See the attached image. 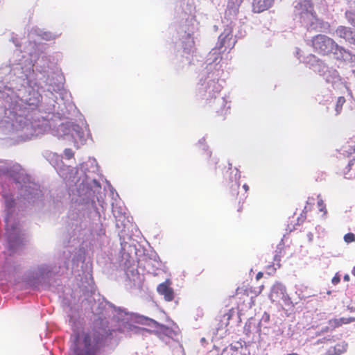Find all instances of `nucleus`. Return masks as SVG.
<instances>
[{"label":"nucleus","instance_id":"33","mask_svg":"<svg viewBox=\"0 0 355 355\" xmlns=\"http://www.w3.org/2000/svg\"><path fill=\"white\" fill-rule=\"evenodd\" d=\"M331 293V291H327V295H330Z\"/></svg>","mask_w":355,"mask_h":355},{"label":"nucleus","instance_id":"20","mask_svg":"<svg viewBox=\"0 0 355 355\" xmlns=\"http://www.w3.org/2000/svg\"><path fill=\"white\" fill-rule=\"evenodd\" d=\"M64 156L67 159H70L73 157L74 153L71 148H66L64 151Z\"/></svg>","mask_w":355,"mask_h":355},{"label":"nucleus","instance_id":"2","mask_svg":"<svg viewBox=\"0 0 355 355\" xmlns=\"http://www.w3.org/2000/svg\"><path fill=\"white\" fill-rule=\"evenodd\" d=\"M78 335H77L73 348L75 355H96L98 345L102 340V336L95 330L83 333L84 349H80L78 346Z\"/></svg>","mask_w":355,"mask_h":355},{"label":"nucleus","instance_id":"22","mask_svg":"<svg viewBox=\"0 0 355 355\" xmlns=\"http://www.w3.org/2000/svg\"><path fill=\"white\" fill-rule=\"evenodd\" d=\"M227 37H228V35H225V36H223V35H220V37H219V42H220L219 48H222L223 46H225V41L227 39Z\"/></svg>","mask_w":355,"mask_h":355},{"label":"nucleus","instance_id":"29","mask_svg":"<svg viewBox=\"0 0 355 355\" xmlns=\"http://www.w3.org/2000/svg\"><path fill=\"white\" fill-rule=\"evenodd\" d=\"M243 188L245 189V191H248L249 190V187L246 184H243Z\"/></svg>","mask_w":355,"mask_h":355},{"label":"nucleus","instance_id":"27","mask_svg":"<svg viewBox=\"0 0 355 355\" xmlns=\"http://www.w3.org/2000/svg\"><path fill=\"white\" fill-rule=\"evenodd\" d=\"M263 277V272H259L257 275H256V279L257 280H259L261 278H262Z\"/></svg>","mask_w":355,"mask_h":355},{"label":"nucleus","instance_id":"32","mask_svg":"<svg viewBox=\"0 0 355 355\" xmlns=\"http://www.w3.org/2000/svg\"><path fill=\"white\" fill-rule=\"evenodd\" d=\"M352 274L355 277V266L353 267L352 270Z\"/></svg>","mask_w":355,"mask_h":355},{"label":"nucleus","instance_id":"15","mask_svg":"<svg viewBox=\"0 0 355 355\" xmlns=\"http://www.w3.org/2000/svg\"><path fill=\"white\" fill-rule=\"evenodd\" d=\"M354 163H355V157L349 161L347 165L346 166V167L344 169L343 173H344L345 178H346V179H351L352 178L351 176H347V174L350 171V170L352 169V168L354 166Z\"/></svg>","mask_w":355,"mask_h":355},{"label":"nucleus","instance_id":"7","mask_svg":"<svg viewBox=\"0 0 355 355\" xmlns=\"http://www.w3.org/2000/svg\"><path fill=\"white\" fill-rule=\"evenodd\" d=\"M270 296V299L273 302L279 301L281 300L283 301H286L288 298L285 286L280 284H277L274 285V286L272 288Z\"/></svg>","mask_w":355,"mask_h":355},{"label":"nucleus","instance_id":"3","mask_svg":"<svg viewBox=\"0 0 355 355\" xmlns=\"http://www.w3.org/2000/svg\"><path fill=\"white\" fill-rule=\"evenodd\" d=\"M345 16L347 21L353 26L354 30L351 27L339 26L336 30V35L349 44L355 45V10H346Z\"/></svg>","mask_w":355,"mask_h":355},{"label":"nucleus","instance_id":"24","mask_svg":"<svg viewBox=\"0 0 355 355\" xmlns=\"http://www.w3.org/2000/svg\"><path fill=\"white\" fill-rule=\"evenodd\" d=\"M6 204L8 208L12 207L15 205V200L12 198L6 200Z\"/></svg>","mask_w":355,"mask_h":355},{"label":"nucleus","instance_id":"34","mask_svg":"<svg viewBox=\"0 0 355 355\" xmlns=\"http://www.w3.org/2000/svg\"><path fill=\"white\" fill-rule=\"evenodd\" d=\"M241 210H242V206L239 207L238 211H241Z\"/></svg>","mask_w":355,"mask_h":355},{"label":"nucleus","instance_id":"30","mask_svg":"<svg viewBox=\"0 0 355 355\" xmlns=\"http://www.w3.org/2000/svg\"><path fill=\"white\" fill-rule=\"evenodd\" d=\"M347 89L348 94L350 96L351 98H353V94H352V90L349 89V88H347Z\"/></svg>","mask_w":355,"mask_h":355},{"label":"nucleus","instance_id":"1","mask_svg":"<svg viewBox=\"0 0 355 355\" xmlns=\"http://www.w3.org/2000/svg\"><path fill=\"white\" fill-rule=\"evenodd\" d=\"M312 49L319 55H329L340 63L349 64L355 62L354 54L326 35L312 36Z\"/></svg>","mask_w":355,"mask_h":355},{"label":"nucleus","instance_id":"6","mask_svg":"<svg viewBox=\"0 0 355 355\" xmlns=\"http://www.w3.org/2000/svg\"><path fill=\"white\" fill-rule=\"evenodd\" d=\"M355 321V318L349 317V318H334L331 319L328 321V325L325 327H322L321 329V332H327L330 329H334L344 324H349Z\"/></svg>","mask_w":355,"mask_h":355},{"label":"nucleus","instance_id":"5","mask_svg":"<svg viewBox=\"0 0 355 355\" xmlns=\"http://www.w3.org/2000/svg\"><path fill=\"white\" fill-rule=\"evenodd\" d=\"M172 282L167 279L164 282L159 284L157 287V293L164 296V298L167 302H171L174 299V291L171 286Z\"/></svg>","mask_w":355,"mask_h":355},{"label":"nucleus","instance_id":"10","mask_svg":"<svg viewBox=\"0 0 355 355\" xmlns=\"http://www.w3.org/2000/svg\"><path fill=\"white\" fill-rule=\"evenodd\" d=\"M317 208L320 212H322V215L320 216V218L322 219L325 220L327 218V209L326 207V204L324 203V200L321 198V195L318 194L317 195Z\"/></svg>","mask_w":355,"mask_h":355},{"label":"nucleus","instance_id":"28","mask_svg":"<svg viewBox=\"0 0 355 355\" xmlns=\"http://www.w3.org/2000/svg\"><path fill=\"white\" fill-rule=\"evenodd\" d=\"M343 280L344 282H349L350 280V277L348 274H345L344 276H343Z\"/></svg>","mask_w":355,"mask_h":355},{"label":"nucleus","instance_id":"14","mask_svg":"<svg viewBox=\"0 0 355 355\" xmlns=\"http://www.w3.org/2000/svg\"><path fill=\"white\" fill-rule=\"evenodd\" d=\"M315 101H318L320 104L328 105L332 101V97L329 94L323 97L320 95H318L315 97Z\"/></svg>","mask_w":355,"mask_h":355},{"label":"nucleus","instance_id":"37","mask_svg":"<svg viewBox=\"0 0 355 355\" xmlns=\"http://www.w3.org/2000/svg\"><path fill=\"white\" fill-rule=\"evenodd\" d=\"M326 109H327V111H329V106H327Z\"/></svg>","mask_w":355,"mask_h":355},{"label":"nucleus","instance_id":"21","mask_svg":"<svg viewBox=\"0 0 355 355\" xmlns=\"http://www.w3.org/2000/svg\"><path fill=\"white\" fill-rule=\"evenodd\" d=\"M340 279H341L340 275H339L338 272H336L331 279V283L334 285H337L338 284L340 283Z\"/></svg>","mask_w":355,"mask_h":355},{"label":"nucleus","instance_id":"26","mask_svg":"<svg viewBox=\"0 0 355 355\" xmlns=\"http://www.w3.org/2000/svg\"><path fill=\"white\" fill-rule=\"evenodd\" d=\"M163 332L166 335H169L172 333V330L168 327H163Z\"/></svg>","mask_w":355,"mask_h":355},{"label":"nucleus","instance_id":"17","mask_svg":"<svg viewBox=\"0 0 355 355\" xmlns=\"http://www.w3.org/2000/svg\"><path fill=\"white\" fill-rule=\"evenodd\" d=\"M243 0H229L228 7L232 9H237L243 3Z\"/></svg>","mask_w":355,"mask_h":355},{"label":"nucleus","instance_id":"31","mask_svg":"<svg viewBox=\"0 0 355 355\" xmlns=\"http://www.w3.org/2000/svg\"><path fill=\"white\" fill-rule=\"evenodd\" d=\"M347 309L349 310L350 311H355V307L348 306Z\"/></svg>","mask_w":355,"mask_h":355},{"label":"nucleus","instance_id":"36","mask_svg":"<svg viewBox=\"0 0 355 355\" xmlns=\"http://www.w3.org/2000/svg\"><path fill=\"white\" fill-rule=\"evenodd\" d=\"M305 219V216H303L302 218V222H303Z\"/></svg>","mask_w":355,"mask_h":355},{"label":"nucleus","instance_id":"23","mask_svg":"<svg viewBox=\"0 0 355 355\" xmlns=\"http://www.w3.org/2000/svg\"><path fill=\"white\" fill-rule=\"evenodd\" d=\"M315 230H316L317 233L318 234V237H320L321 234H324V229L322 227H321L320 225L316 226Z\"/></svg>","mask_w":355,"mask_h":355},{"label":"nucleus","instance_id":"25","mask_svg":"<svg viewBox=\"0 0 355 355\" xmlns=\"http://www.w3.org/2000/svg\"><path fill=\"white\" fill-rule=\"evenodd\" d=\"M347 5L349 8H354L355 7V0H345Z\"/></svg>","mask_w":355,"mask_h":355},{"label":"nucleus","instance_id":"13","mask_svg":"<svg viewBox=\"0 0 355 355\" xmlns=\"http://www.w3.org/2000/svg\"><path fill=\"white\" fill-rule=\"evenodd\" d=\"M346 100L344 96H339L337 98L336 105H335V112H336V116H338L341 114L343 110V106L345 103Z\"/></svg>","mask_w":355,"mask_h":355},{"label":"nucleus","instance_id":"38","mask_svg":"<svg viewBox=\"0 0 355 355\" xmlns=\"http://www.w3.org/2000/svg\"><path fill=\"white\" fill-rule=\"evenodd\" d=\"M191 43H192V45L193 46V45H194V41H193V40H192V41H191Z\"/></svg>","mask_w":355,"mask_h":355},{"label":"nucleus","instance_id":"4","mask_svg":"<svg viewBox=\"0 0 355 355\" xmlns=\"http://www.w3.org/2000/svg\"><path fill=\"white\" fill-rule=\"evenodd\" d=\"M312 71L321 76H324L328 83L331 82L330 78H334L338 76V73L336 69H330L323 60L318 58L313 54Z\"/></svg>","mask_w":355,"mask_h":355},{"label":"nucleus","instance_id":"35","mask_svg":"<svg viewBox=\"0 0 355 355\" xmlns=\"http://www.w3.org/2000/svg\"><path fill=\"white\" fill-rule=\"evenodd\" d=\"M288 355H298V354L296 353H292V354H288Z\"/></svg>","mask_w":355,"mask_h":355},{"label":"nucleus","instance_id":"11","mask_svg":"<svg viewBox=\"0 0 355 355\" xmlns=\"http://www.w3.org/2000/svg\"><path fill=\"white\" fill-rule=\"evenodd\" d=\"M295 8L301 15L307 13L311 8V0H300Z\"/></svg>","mask_w":355,"mask_h":355},{"label":"nucleus","instance_id":"8","mask_svg":"<svg viewBox=\"0 0 355 355\" xmlns=\"http://www.w3.org/2000/svg\"><path fill=\"white\" fill-rule=\"evenodd\" d=\"M329 28V23L318 18L316 12L312 9V29L320 32H327Z\"/></svg>","mask_w":355,"mask_h":355},{"label":"nucleus","instance_id":"9","mask_svg":"<svg viewBox=\"0 0 355 355\" xmlns=\"http://www.w3.org/2000/svg\"><path fill=\"white\" fill-rule=\"evenodd\" d=\"M274 0H253L252 10L254 12L260 13L269 9Z\"/></svg>","mask_w":355,"mask_h":355},{"label":"nucleus","instance_id":"16","mask_svg":"<svg viewBox=\"0 0 355 355\" xmlns=\"http://www.w3.org/2000/svg\"><path fill=\"white\" fill-rule=\"evenodd\" d=\"M334 337H335L334 336H329L328 337H324L321 339H318L315 341H314L313 340L315 338H314V337L312 336V345H319L320 343H325L326 341H331L332 340L334 341H335L336 340L334 339Z\"/></svg>","mask_w":355,"mask_h":355},{"label":"nucleus","instance_id":"12","mask_svg":"<svg viewBox=\"0 0 355 355\" xmlns=\"http://www.w3.org/2000/svg\"><path fill=\"white\" fill-rule=\"evenodd\" d=\"M326 318V313L322 311L321 309H319L318 307L315 309L314 313H312V320L316 319L317 320H321ZM316 323V321H314ZM313 323V321H312ZM315 324H312V329H313Z\"/></svg>","mask_w":355,"mask_h":355},{"label":"nucleus","instance_id":"19","mask_svg":"<svg viewBox=\"0 0 355 355\" xmlns=\"http://www.w3.org/2000/svg\"><path fill=\"white\" fill-rule=\"evenodd\" d=\"M322 293H320V295H316V294H313L312 295V300H311V302H312V304L313 303V302H318V306H320V302L321 301V299L322 297L325 298V296H322Z\"/></svg>","mask_w":355,"mask_h":355},{"label":"nucleus","instance_id":"18","mask_svg":"<svg viewBox=\"0 0 355 355\" xmlns=\"http://www.w3.org/2000/svg\"><path fill=\"white\" fill-rule=\"evenodd\" d=\"M343 239L347 243H350L355 241V234L352 232H349L345 234Z\"/></svg>","mask_w":355,"mask_h":355}]
</instances>
